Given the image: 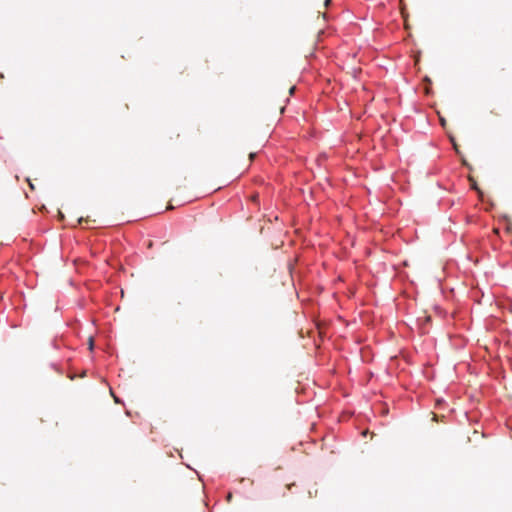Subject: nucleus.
I'll return each instance as SVG.
<instances>
[{
	"instance_id": "obj_1",
	"label": "nucleus",
	"mask_w": 512,
	"mask_h": 512,
	"mask_svg": "<svg viewBox=\"0 0 512 512\" xmlns=\"http://www.w3.org/2000/svg\"><path fill=\"white\" fill-rule=\"evenodd\" d=\"M52 346H53L54 349H59V344L57 343L56 340L52 341Z\"/></svg>"
},
{
	"instance_id": "obj_2",
	"label": "nucleus",
	"mask_w": 512,
	"mask_h": 512,
	"mask_svg": "<svg viewBox=\"0 0 512 512\" xmlns=\"http://www.w3.org/2000/svg\"><path fill=\"white\" fill-rule=\"evenodd\" d=\"M226 499H227V501H228V502H230V501H231V499H232V494H231V493H229V494L227 495Z\"/></svg>"
},
{
	"instance_id": "obj_3",
	"label": "nucleus",
	"mask_w": 512,
	"mask_h": 512,
	"mask_svg": "<svg viewBox=\"0 0 512 512\" xmlns=\"http://www.w3.org/2000/svg\"><path fill=\"white\" fill-rule=\"evenodd\" d=\"M295 89H296V88H295V86H292V87L290 88V90H289L290 94H293V93H294V91H295Z\"/></svg>"
},
{
	"instance_id": "obj_4",
	"label": "nucleus",
	"mask_w": 512,
	"mask_h": 512,
	"mask_svg": "<svg viewBox=\"0 0 512 512\" xmlns=\"http://www.w3.org/2000/svg\"><path fill=\"white\" fill-rule=\"evenodd\" d=\"M330 2L331 0H325V5L327 6Z\"/></svg>"
},
{
	"instance_id": "obj_5",
	"label": "nucleus",
	"mask_w": 512,
	"mask_h": 512,
	"mask_svg": "<svg viewBox=\"0 0 512 512\" xmlns=\"http://www.w3.org/2000/svg\"><path fill=\"white\" fill-rule=\"evenodd\" d=\"M29 185L32 189H34V185L29 181Z\"/></svg>"
},
{
	"instance_id": "obj_6",
	"label": "nucleus",
	"mask_w": 512,
	"mask_h": 512,
	"mask_svg": "<svg viewBox=\"0 0 512 512\" xmlns=\"http://www.w3.org/2000/svg\"><path fill=\"white\" fill-rule=\"evenodd\" d=\"M114 399H115V402H117V403L119 402V398L114 396Z\"/></svg>"
},
{
	"instance_id": "obj_7",
	"label": "nucleus",
	"mask_w": 512,
	"mask_h": 512,
	"mask_svg": "<svg viewBox=\"0 0 512 512\" xmlns=\"http://www.w3.org/2000/svg\"><path fill=\"white\" fill-rule=\"evenodd\" d=\"M253 157H255V154H254V153H251V154H250V158H253Z\"/></svg>"
},
{
	"instance_id": "obj_8",
	"label": "nucleus",
	"mask_w": 512,
	"mask_h": 512,
	"mask_svg": "<svg viewBox=\"0 0 512 512\" xmlns=\"http://www.w3.org/2000/svg\"><path fill=\"white\" fill-rule=\"evenodd\" d=\"M441 123H442V125H444L445 124V120L441 119Z\"/></svg>"
},
{
	"instance_id": "obj_9",
	"label": "nucleus",
	"mask_w": 512,
	"mask_h": 512,
	"mask_svg": "<svg viewBox=\"0 0 512 512\" xmlns=\"http://www.w3.org/2000/svg\"><path fill=\"white\" fill-rule=\"evenodd\" d=\"M90 347H91V348L93 347V342H92V340H90Z\"/></svg>"
}]
</instances>
